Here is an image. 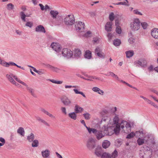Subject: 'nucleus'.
<instances>
[{"label": "nucleus", "mask_w": 158, "mask_h": 158, "mask_svg": "<svg viewBox=\"0 0 158 158\" xmlns=\"http://www.w3.org/2000/svg\"><path fill=\"white\" fill-rule=\"evenodd\" d=\"M41 111L44 114L48 115L50 117L52 118H54V117L52 114L49 113L46 109H41Z\"/></svg>", "instance_id": "30"}, {"label": "nucleus", "mask_w": 158, "mask_h": 158, "mask_svg": "<svg viewBox=\"0 0 158 158\" xmlns=\"http://www.w3.org/2000/svg\"><path fill=\"white\" fill-rule=\"evenodd\" d=\"M74 56L77 58H78L81 56V51L78 49H75L74 50Z\"/></svg>", "instance_id": "21"}, {"label": "nucleus", "mask_w": 158, "mask_h": 158, "mask_svg": "<svg viewBox=\"0 0 158 158\" xmlns=\"http://www.w3.org/2000/svg\"><path fill=\"white\" fill-rule=\"evenodd\" d=\"M35 31L38 32H42L44 33L46 32L44 27L41 25H39L36 27L35 28Z\"/></svg>", "instance_id": "16"}, {"label": "nucleus", "mask_w": 158, "mask_h": 158, "mask_svg": "<svg viewBox=\"0 0 158 158\" xmlns=\"http://www.w3.org/2000/svg\"><path fill=\"white\" fill-rule=\"evenodd\" d=\"M119 120V118L117 116H115L114 118V126L111 127V129L113 130L114 132L115 133V134L119 133L120 127L122 129H123L124 133H128L130 132L131 129V124L127 121L123 120L120 125V124L118 123ZM110 127L108 129H110Z\"/></svg>", "instance_id": "1"}, {"label": "nucleus", "mask_w": 158, "mask_h": 158, "mask_svg": "<svg viewBox=\"0 0 158 158\" xmlns=\"http://www.w3.org/2000/svg\"><path fill=\"white\" fill-rule=\"evenodd\" d=\"M33 147H36L39 145V141L35 139L33 140L31 144Z\"/></svg>", "instance_id": "32"}, {"label": "nucleus", "mask_w": 158, "mask_h": 158, "mask_svg": "<svg viewBox=\"0 0 158 158\" xmlns=\"http://www.w3.org/2000/svg\"><path fill=\"white\" fill-rule=\"evenodd\" d=\"M135 136V133L132 132L131 133L127 135L126 138L128 139H130L133 138Z\"/></svg>", "instance_id": "39"}, {"label": "nucleus", "mask_w": 158, "mask_h": 158, "mask_svg": "<svg viewBox=\"0 0 158 158\" xmlns=\"http://www.w3.org/2000/svg\"><path fill=\"white\" fill-rule=\"evenodd\" d=\"M51 46L55 51L57 52V56L61 57V55H60L61 50L60 45L58 43H53L51 44Z\"/></svg>", "instance_id": "7"}, {"label": "nucleus", "mask_w": 158, "mask_h": 158, "mask_svg": "<svg viewBox=\"0 0 158 158\" xmlns=\"http://www.w3.org/2000/svg\"><path fill=\"white\" fill-rule=\"evenodd\" d=\"M118 155V152L116 150H115L112 153L111 155H110V158H116Z\"/></svg>", "instance_id": "34"}, {"label": "nucleus", "mask_w": 158, "mask_h": 158, "mask_svg": "<svg viewBox=\"0 0 158 158\" xmlns=\"http://www.w3.org/2000/svg\"><path fill=\"white\" fill-rule=\"evenodd\" d=\"M101 158H110V155L106 152H104L102 154Z\"/></svg>", "instance_id": "38"}, {"label": "nucleus", "mask_w": 158, "mask_h": 158, "mask_svg": "<svg viewBox=\"0 0 158 158\" xmlns=\"http://www.w3.org/2000/svg\"><path fill=\"white\" fill-rule=\"evenodd\" d=\"M85 24L81 22H78L76 23L75 28L78 31L81 29H84L85 28Z\"/></svg>", "instance_id": "14"}, {"label": "nucleus", "mask_w": 158, "mask_h": 158, "mask_svg": "<svg viewBox=\"0 0 158 158\" xmlns=\"http://www.w3.org/2000/svg\"><path fill=\"white\" fill-rule=\"evenodd\" d=\"M39 6H40L41 9L42 10H45L44 6L41 4H39Z\"/></svg>", "instance_id": "63"}, {"label": "nucleus", "mask_w": 158, "mask_h": 158, "mask_svg": "<svg viewBox=\"0 0 158 158\" xmlns=\"http://www.w3.org/2000/svg\"><path fill=\"white\" fill-rule=\"evenodd\" d=\"M92 90L95 92L98 93V94H101L103 95L104 93V91L100 89L99 88L97 87H95L92 88Z\"/></svg>", "instance_id": "22"}, {"label": "nucleus", "mask_w": 158, "mask_h": 158, "mask_svg": "<svg viewBox=\"0 0 158 158\" xmlns=\"http://www.w3.org/2000/svg\"><path fill=\"white\" fill-rule=\"evenodd\" d=\"M110 141L106 140L102 143V146L103 148L106 149L108 148L110 145Z\"/></svg>", "instance_id": "26"}, {"label": "nucleus", "mask_w": 158, "mask_h": 158, "mask_svg": "<svg viewBox=\"0 0 158 158\" xmlns=\"http://www.w3.org/2000/svg\"><path fill=\"white\" fill-rule=\"evenodd\" d=\"M60 99L61 102L65 106H69L71 103V101L66 96H63Z\"/></svg>", "instance_id": "9"}, {"label": "nucleus", "mask_w": 158, "mask_h": 158, "mask_svg": "<svg viewBox=\"0 0 158 158\" xmlns=\"http://www.w3.org/2000/svg\"><path fill=\"white\" fill-rule=\"evenodd\" d=\"M20 83L26 86L27 90L31 94L32 96L35 98H36L37 96L35 92V90L29 87L28 85L23 82H20Z\"/></svg>", "instance_id": "10"}, {"label": "nucleus", "mask_w": 158, "mask_h": 158, "mask_svg": "<svg viewBox=\"0 0 158 158\" xmlns=\"http://www.w3.org/2000/svg\"><path fill=\"white\" fill-rule=\"evenodd\" d=\"M91 33L90 31H87L85 34L84 36L86 37H89L91 36Z\"/></svg>", "instance_id": "52"}, {"label": "nucleus", "mask_w": 158, "mask_h": 158, "mask_svg": "<svg viewBox=\"0 0 158 158\" xmlns=\"http://www.w3.org/2000/svg\"><path fill=\"white\" fill-rule=\"evenodd\" d=\"M55 19V23L56 25H60L62 23L63 19L61 16H58V17Z\"/></svg>", "instance_id": "18"}, {"label": "nucleus", "mask_w": 158, "mask_h": 158, "mask_svg": "<svg viewBox=\"0 0 158 158\" xmlns=\"http://www.w3.org/2000/svg\"><path fill=\"white\" fill-rule=\"evenodd\" d=\"M93 41L94 43H97L98 42V39L97 37L94 38Z\"/></svg>", "instance_id": "62"}, {"label": "nucleus", "mask_w": 158, "mask_h": 158, "mask_svg": "<svg viewBox=\"0 0 158 158\" xmlns=\"http://www.w3.org/2000/svg\"><path fill=\"white\" fill-rule=\"evenodd\" d=\"M103 153L102 148L101 147L97 146L95 148L94 154L96 156L101 157Z\"/></svg>", "instance_id": "11"}, {"label": "nucleus", "mask_w": 158, "mask_h": 158, "mask_svg": "<svg viewBox=\"0 0 158 158\" xmlns=\"http://www.w3.org/2000/svg\"><path fill=\"white\" fill-rule=\"evenodd\" d=\"M140 22L138 19H135L131 24V29L134 31H137L140 27Z\"/></svg>", "instance_id": "4"}, {"label": "nucleus", "mask_w": 158, "mask_h": 158, "mask_svg": "<svg viewBox=\"0 0 158 158\" xmlns=\"http://www.w3.org/2000/svg\"><path fill=\"white\" fill-rule=\"evenodd\" d=\"M62 54L63 56L67 59L71 58L73 55V52L69 49L64 48L60 53V55Z\"/></svg>", "instance_id": "3"}, {"label": "nucleus", "mask_w": 158, "mask_h": 158, "mask_svg": "<svg viewBox=\"0 0 158 158\" xmlns=\"http://www.w3.org/2000/svg\"><path fill=\"white\" fill-rule=\"evenodd\" d=\"M85 57L87 59H89L91 57V53L89 51L87 50L85 52Z\"/></svg>", "instance_id": "28"}, {"label": "nucleus", "mask_w": 158, "mask_h": 158, "mask_svg": "<svg viewBox=\"0 0 158 158\" xmlns=\"http://www.w3.org/2000/svg\"><path fill=\"white\" fill-rule=\"evenodd\" d=\"M107 37L109 40H110L112 38V35L110 33H108V34L107 35Z\"/></svg>", "instance_id": "61"}, {"label": "nucleus", "mask_w": 158, "mask_h": 158, "mask_svg": "<svg viewBox=\"0 0 158 158\" xmlns=\"http://www.w3.org/2000/svg\"><path fill=\"white\" fill-rule=\"evenodd\" d=\"M109 19L111 22L114 19V16L113 12H111L109 16Z\"/></svg>", "instance_id": "40"}, {"label": "nucleus", "mask_w": 158, "mask_h": 158, "mask_svg": "<svg viewBox=\"0 0 158 158\" xmlns=\"http://www.w3.org/2000/svg\"><path fill=\"white\" fill-rule=\"evenodd\" d=\"M20 14L21 16V19L24 22H25L26 21L25 17H26V15L22 11L21 12Z\"/></svg>", "instance_id": "37"}, {"label": "nucleus", "mask_w": 158, "mask_h": 158, "mask_svg": "<svg viewBox=\"0 0 158 158\" xmlns=\"http://www.w3.org/2000/svg\"><path fill=\"white\" fill-rule=\"evenodd\" d=\"M136 66H140L141 67H144L146 66L147 62L146 60H142L141 61L138 60L135 61L134 62Z\"/></svg>", "instance_id": "12"}, {"label": "nucleus", "mask_w": 158, "mask_h": 158, "mask_svg": "<svg viewBox=\"0 0 158 158\" xmlns=\"http://www.w3.org/2000/svg\"><path fill=\"white\" fill-rule=\"evenodd\" d=\"M121 44V40H120L117 39L114 40L113 41V44L116 46L120 45Z\"/></svg>", "instance_id": "29"}, {"label": "nucleus", "mask_w": 158, "mask_h": 158, "mask_svg": "<svg viewBox=\"0 0 158 158\" xmlns=\"http://www.w3.org/2000/svg\"><path fill=\"white\" fill-rule=\"evenodd\" d=\"M135 39L132 37H130L128 40V41L130 44H133L135 41Z\"/></svg>", "instance_id": "48"}, {"label": "nucleus", "mask_w": 158, "mask_h": 158, "mask_svg": "<svg viewBox=\"0 0 158 158\" xmlns=\"http://www.w3.org/2000/svg\"><path fill=\"white\" fill-rule=\"evenodd\" d=\"M126 57L127 58H130L133 56L134 54V51L132 50H130L126 51L125 52Z\"/></svg>", "instance_id": "27"}, {"label": "nucleus", "mask_w": 158, "mask_h": 158, "mask_svg": "<svg viewBox=\"0 0 158 158\" xmlns=\"http://www.w3.org/2000/svg\"><path fill=\"white\" fill-rule=\"evenodd\" d=\"M102 131L100 130H98L96 135L97 139L99 140L104 136V135L102 134Z\"/></svg>", "instance_id": "20"}, {"label": "nucleus", "mask_w": 158, "mask_h": 158, "mask_svg": "<svg viewBox=\"0 0 158 158\" xmlns=\"http://www.w3.org/2000/svg\"><path fill=\"white\" fill-rule=\"evenodd\" d=\"M148 103L154 106L155 108L157 107V106H156V105H155V103H154L153 102H152L151 100H148Z\"/></svg>", "instance_id": "57"}, {"label": "nucleus", "mask_w": 158, "mask_h": 158, "mask_svg": "<svg viewBox=\"0 0 158 158\" xmlns=\"http://www.w3.org/2000/svg\"><path fill=\"white\" fill-rule=\"evenodd\" d=\"M34 139L35 135L32 133H31L27 137V139L30 142H32L34 140Z\"/></svg>", "instance_id": "24"}, {"label": "nucleus", "mask_w": 158, "mask_h": 158, "mask_svg": "<svg viewBox=\"0 0 158 158\" xmlns=\"http://www.w3.org/2000/svg\"><path fill=\"white\" fill-rule=\"evenodd\" d=\"M41 154L43 158H50V152L48 149L42 151Z\"/></svg>", "instance_id": "13"}, {"label": "nucleus", "mask_w": 158, "mask_h": 158, "mask_svg": "<svg viewBox=\"0 0 158 158\" xmlns=\"http://www.w3.org/2000/svg\"><path fill=\"white\" fill-rule=\"evenodd\" d=\"M51 69L52 70L56 72H58L60 70V69H59L53 66Z\"/></svg>", "instance_id": "58"}, {"label": "nucleus", "mask_w": 158, "mask_h": 158, "mask_svg": "<svg viewBox=\"0 0 158 158\" xmlns=\"http://www.w3.org/2000/svg\"><path fill=\"white\" fill-rule=\"evenodd\" d=\"M98 130L95 129L91 128H89L88 130V131L89 133L90 134L91 133H93L95 134V135Z\"/></svg>", "instance_id": "35"}, {"label": "nucleus", "mask_w": 158, "mask_h": 158, "mask_svg": "<svg viewBox=\"0 0 158 158\" xmlns=\"http://www.w3.org/2000/svg\"><path fill=\"white\" fill-rule=\"evenodd\" d=\"M73 91L76 94H79L81 95L84 97L85 98L86 96L82 92L79 91L77 89H73Z\"/></svg>", "instance_id": "33"}, {"label": "nucleus", "mask_w": 158, "mask_h": 158, "mask_svg": "<svg viewBox=\"0 0 158 158\" xmlns=\"http://www.w3.org/2000/svg\"><path fill=\"white\" fill-rule=\"evenodd\" d=\"M149 90L155 94L157 95H158V91L154 88H150Z\"/></svg>", "instance_id": "50"}, {"label": "nucleus", "mask_w": 158, "mask_h": 158, "mask_svg": "<svg viewBox=\"0 0 158 158\" xmlns=\"http://www.w3.org/2000/svg\"><path fill=\"white\" fill-rule=\"evenodd\" d=\"M37 120H38L40 121L42 123H43L45 125H47V126H49V124L47 123L44 120L41 119L40 118L38 117V118H37Z\"/></svg>", "instance_id": "42"}, {"label": "nucleus", "mask_w": 158, "mask_h": 158, "mask_svg": "<svg viewBox=\"0 0 158 158\" xmlns=\"http://www.w3.org/2000/svg\"><path fill=\"white\" fill-rule=\"evenodd\" d=\"M135 136L136 137H139V138L143 137L144 136V134L142 131L140 130L139 131H136L135 133Z\"/></svg>", "instance_id": "25"}, {"label": "nucleus", "mask_w": 158, "mask_h": 158, "mask_svg": "<svg viewBox=\"0 0 158 158\" xmlns=\"http://www.w3.org/2000/svg\"><path fill=\"white\" fill-rule=\"evenodd\" d=\"M109 113L108 111L104 109L103 111L101 113V114H102V116H105L106 114H107Z\"/></svg>", "instance_id": "53"}, {"label": "nucleus", "mask_w": 158, "mask_h": 158, "mask_svg": "<svg viewBox=\"0 0 158 158\" xmlns=\"http://www.w3.org/2000/svg\"><path fill=\"white\" fill-rule=\"evenodd\" d=\"M97 55L100 58L102 59L104 58L105 57V55H104V54L102 52L99 53V54H98Z\"/></svg>", "instance_id": "59"}, {"label": "nucleus", "mask_w": 158, "mask_h": 158, "mask_svg": "<svg viewBox=\"0 0 158 158\" xmlns=\"http://www.w3.org/2000/svg\"><path fill=\"white\" fill-rule=\"evenodd\" d=\"M6 77L7 79L11 83L14 82L15 81L14 80L13 78H14L18 82L20 83V82H23L19 78H17L16 76L14 75L12 73L10 74H6Z\"/></svg>", "instance_id": "6"}, {"label": "nucleus", "mask_w": 158, "mask_h": 158, "mask_svg": "<svg viewBox=\"0 0 158 158\" xmlns=\"http://www.w3.org/2000/svg\"><path fill=\"white\" fill-rule=\"evenodd\" d=\"M141 150L144 153V154L145 155H148L149 156V158L151 157L152 154V151L150 148L144 145L142 148Z\"/></svg>", "instance_id": "8"}, {"label": "nucleus", "mask_w": 158, "mask_h": 158, "mask_svg": "<svg viewBox=\"0 0 158 158\" xmlns=\"http://www.w3.org/2000/svg\"><path fill=\"white\" fill-rule=\"evenodd\" d=\"M141 137L139 138L137 140V142L139 145H140L143 144L144 142V139H141Z\"/></svg>", "instance_id": "36"}, {"label": "nucleus", "mask_w": 158, "mask_h": 158, "mask_svg": "<svg viewBox=\"0 0 158 158\" xmlns=\"http://www.w3.org/2000/svg\"><path fill=\"white\" fill-rule=\"evenodd\" d=\"M89 78H91V79L98 80L99 81H101V79L100 77H98L95 76H90L88 77Z\"/></svg>", "instance_id": "51"}, {"label": "nucleus", "mask_w": 158, "mask_h": 158, "mask_svg": "<svg viewBox=\"0 0 158 158\" xmlns=\"http://www.w3.org/2000/svg\"><path fill=\"white\" fill-rule=\"evenodd\" d=\"M116 31L118 34H121L122 31L120 27H117L116 28Z\"/></svg>", "instance_id": "49"}, {"label": "nucleus", "mask_w": 158, "mask_h": 158, "mask_svg": "<svg viewBox=\"0 0 158 158\" xmlns=\"http://www.w3.org/2000/svg\"><path fill=\"white\" fill-rule=\"evenodd\" d=\"M113 104L109 103L107 106V107L108 108H111V109H117L116 107H113Z\"/></svg>", "instance_id": "54"}, {"label": "nucleus", "mask_w": 158, "mask_h": 158, "mask_svg": "<svg viewBox=\"0 0 158 158\" xmlns=\"http://www.w3.org/2000/svg\"><path fill=\"white\" fill-rule=\"evenodd\" d=\"M50 14L53 19H55L58 17L59 12L57 10H51Z\"/></svg>", "instance_id": "17"}, {"label": "nucleus", "mask_w": 158, "mask_h": 158, "mask_svg": "<svg viewBox=\"0 0 158 158\" xmlns=\"http://www.w3.org/2000/svg\"><path fill=\"white\" fill-rule=\"evenodd\" d=\"M152 36L155 39H158V28H154L151 30Z\"/></svg>", "instance_id": "15"}, {"label": "nucleus", "mask_w": 158, "mask_h": 158, "mask_svg": "<svg viewBox=\"0 0 158 158\" xmlns=\"http://www.w3.org/2000/svg\"><path fill=\"white\" fill-rule=\"evenodd\" d=\"M65 24L67 25H72L75 22V19L73 15H69L64 19Z\"/></svg>", "instance_id": "2"}, {"label": "nucleus", "mask_w": 158, "mask_h": 158, "mask_svg": "<svg viewBox=\"0 0 158 158\" xmlns=\"http://www.w3.org/2000/svg\"><path fill=\"white\" fill-rule=\"evenodd\" d=\"M109 73L110 76L113 77H114V78L118 80H119V78L117 76L114 74L113 72H109Z\"/></svg>", "instance_id": "46"}, {"label": "nucleus", "mask_w": 158, "mask_h": 158, "mask_svg": "<svg viewBox=\"0 0 158 158\" xmlns=\"http://www.w3.org/2000/svg\"><path fill=\"white\" fill-rule=\"evenodd\" d=\"M69 116L71 118L74 120H76L77 119V115L75 112H72L69 114Z\"/></svg>", "instance_id": "31"}, {"label": "nucleus", "mask_w": 158, "mask_h": 158, "mask_svg": "<svg viewBox=\"0 0 158 158\" xmlns=\"http://www.w3.org/2000/svg\"><path fill=\"white\" fill-rule=\"evenodd\" d=\"M33 25L32 23L31 22H28L26 24V26L29 27L31 28L33 26Z\"/></svg>", "instance_id": "56"}, {"label": "nucleus", "mask_w": 158, "mask_h": 158, "mask_svg": "<svg viewBox=\"0 0 158 158\" xmlns=\"http://www.w3.org/2000/svg\"><path fill=\"white\" fill-rule=\"evenodd\" d=\"M14 8V5L11 3H9L7 5V9L8 10H12Z\"/></svg>", "instance_id": "47"}, {"label": "nucleus", "mask_w": 158, "mask_h": 158, "mask_svg": "<svg viewBox=\"0 0 158 158\" xmlns=\"http://www.w3.org/2000/svg\"><path fill=\"white\" fill-rule=\"evenodd\" d=\"M83 115L85 118V119L86 120H89L90 118V115L88 113H86L83 114Z\"/></svg>", "instance_id": "43"}, {"label": "nucleus", "mask_w": 158, "mask_h": 158, "mask_svg": "<svg viewBox=\"0 0 158 158\" xmlns=\"http://www.w3.org/2000/svg\"><path fill=\"white\" fill-rule=\"evenodd\" d=\"M56 154L57 158H63L62 156L57 152H56Z\"/></svg>", "instance_id": "64"}, {"label": "nucleus", "mask_w": 158, "mask_h": 158, "mask_svg": "<svg viewBox=\"0 0 158 158\" xmlns=\"http://www.w3.org/2000/svg\"><path fill=\"white\" fill-rule=\"evenodd\" d=\"M77 87V86H72V85H65V87L66 89L71 88L72 87L76 88Z\"/></svg>", "instance_id": "60"}, {"label": "nucleus", "mask_w": 158, "mask_h": 158, "mask_svg": "<svg viewBox=\"0 0 158 158\" xmlns=\"http://www.w3.org/2000/svg\"><path fill=\"white\" fill-rule=\"evenodd\" d=\"M122 143V140L121 139H118L115 141V145L117 146H119Z\"/></svg>", "instance_id": "44"}, {"label": "nucleus", "mask_w": 158, "mask_h": 158, "mask_svg": "<svg viewBox=\"0 0 158 158\" xmlns=\"http://www.w3.org/2000/svg\"><path fill=\"white\" fill-rule=\"evenodd\" d=\"M133 13L136 14L140 15H142V14L139 11L137 10H133Z\"/></svg>", "instance_id": "55"}, {"label": "nucleus", "mask_w": 158, "mask_h": 158, "mask_svg": "<svg viewBox=\"0 0 158 158\" xmlns=\"http://www.w3.org/2000/svg\"><path fill=\"white\" fill-rule=\"evenodd\" d=\"M112 22H107L105 26V30L107 31H112Z\"/></svg>", "instance_id": "19"}, {"label": "nucleus", "mask_w": 158, "mask_h": 158, "mask_svg": "<svg viewBox=\"0 0 158 158\" xmlns=\"http://www.w3.org/2000/svg\"><path fill=\"white\" fill-rule=\"evenodd\" d=\"M102 50L99 47H97L95 49V53L97 55L99 54V53H101Z\"/></svg>", "instance_id": "45"}, {"label": "nucleus", "mask_w": 158, "mask_h": 158, "mask_svg": "<svg viewBox=\"0 0 158 158\" xmlns=\"http://www.w3.org/2000/svg\"><path fill=\"white\" fill-rule=\"evenodd\" d=\"M141 25L142 27L144 29H146L148 26V24L145 22L141 23Z\"/></svg>", "instance_id": "41"}, {"label": "nucleus", "mask_w": 158, "mask_h": 158, "mask_svg": "<svg viewBox=\"0 0 158 158\" xmlns=\"http://www.w3.org/2000/svg\"><path fill=\"white\" fill-rule=\"evenodd\" d=\"M86 147L90 150L94 149L95 147V140L92 138H90L88 140L86 143Z\"/></svg>", "instance_id": "5"}, {"label": "nucleus", "mask_w": 158, "mask_h": 158, "mask_svg": "<svg viewBox=\"0 0 158 158\" xmlns=\"http://www.w3.org/2000/svg\"><path fill=\"white\" fill-rule=\"evenodd\" d=\"M17 132L20 135L24 136L25 135V131L24 128L22 127H19L17 130Z\"/></svg>", "instance_id": "23"}]
</instances>
